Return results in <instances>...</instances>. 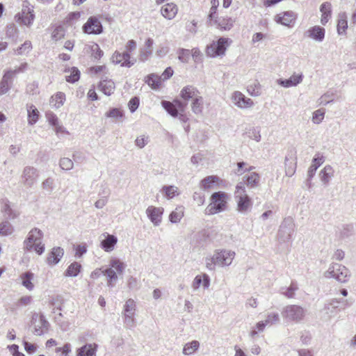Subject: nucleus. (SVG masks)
I'll use <instances>...</instances> for the list:
<instances>
[{
    "label": "nucleus",
    "instance_id": "35",
    "mask_svg": "<svg viewBox=\"0 0 356 356\" xmlns=\"http://www.w3.org/2000/svg\"><path fill=\"white\" fill-rule=\"evenodd\" d=\"M14 232V227L8 220L0 222V236H8Z\"/></svg>",
    "mask_w": 356,
    "mask_h": 356
},
{
    "label": "nucleus",
    "instance_id": "61",
    "mask_svg": "<svg viewBox=\"0 0 356 356\" xmlns=\"http://www.w3.org/2000/svg\"><path fill=\"white\" fill-rule=\"evenodd\" d=\"M229 19H216L215 20V23L218 24V26L221 29H229L232 26V24H229Z\"/></svg>",
    "mask_w": 356,
    "mask_h": 356
},
{
    "label": "nucleus",
    "instance_id": "49",
    "mask_svg": "<svg viewBox=\"0 0 356 356\" xmlns=\"http://www.w3.org/2000/svg\"><path fill=\"white\" fill-rule=\"evenodd\" d=\"M284 288L282 289V293L288 298H292L294 297L296 291L298 289V287L296 283L292 282L290 286L285 289V291H284Z\"/></svg>",
    "mask_w": 356,
    "mask_h": 356
},
{
    "label": "nucleus",
    "instance_id": "15",
    "mask_svg": "<svg viewBox=\"0 0 356 356\" xmlns=\"http://www.w3.org/2000/svg\"><path fill=\"white\" fill-rule=\"evenodd\" d=\"M43 235V232L40 229L36 227L32 229L24 241V249L26 251H31L34 246L33 243L41 241Z\"/></svg>",
    "mask_w": 356,
    "mask_h": 356
},
{
    "label": "nucleus",
    "instance_id": "8",
    "mask_svg": "<svg viewBox=\"0 0 356 356\" xmlns=\"http://www.w3.org/2000/svg\"><path fill=\"white\" fill-rule=\"evenodd\" d=\"M39 177V172L33 166L27 165L24 168L21 175V181L24 186L31 188Z\"/></svg>",
    "mask_w": 356,
    "mask_h": 356
},
{
    "label": "nucleus",
    "instance_id": "40",
    "mask_svg": "<svg viewBox=\"0 0 356 356\" xmlns=\"http://www.w3.org/2000/svg\"><path fill=\"white\" fill-rule=\"evenodd\" d=\"M81 268V265L79 263L74 261L68 266L65 275L68 277H76L79 273Z\"/></svg>",
    "mask_w": 356,
    "mask_h": 356
},
{
    "label": "nucleus",
    "instance_id": "57",
    "mask_svg": "<svg viewBox=\"0 0 356 356\" xmlns=\"http://www.w3.org/2000/svg\"><path fill=\"white\" fill-rule=\"evenodd\" d=\"M46 118L49 123L54 127L58 125V124H59L58 117L53 112L47 113Z\"/></svg>",
    "mask_w": 356,
    "mask_h": 356
},
{
    "label": "nucleus",
    "instance_id": "55",
    "mask_svg": "<svg viewBox=\"0 0 356 356\" xmlns=\"http://www.w3.org/2000/svg\"><path fill=\"white\" fill-rule=\"evenodd\" d=\"M106 116L107 118H115V119H119V118H122V116H123V113H122V111H120V109L116 108H114L111 109L109 111H108V112L106 113Z\"/></svg>",
    "mask_w": 356,
    "mask_h": 356
},
{
    "label": "nucleus",
    "instance_id": "28",
    "mask_svg": "<svg viewBox=\"0 0 356 356\" xmlns=\"http://www.w3.org/2000/svg\"><path fill=\"white\" fill-rule=\"evenodd\" d=\"M321 13V23L325 25L332 16V4L330 2H324L320 6Z\"/></svg>",
    "mask_w": 356,
    "mask_h": 356
},
{
    "label": "nucleus",
    "instance_id": "42",
    "mask_svg": "<svg viewBox=\"0 0 356 356\" xmlns=\"http://www.w3.org/2000/svg\"><path fill=\"white\" fill-rule=\"evenodd\" d=\"M348 28L347 17L346 13H341L339 15V19L337 23V32L339 35L345 33L346 30Z\"/></svg>",
    "mask_w": 356,
    "mask_h": 356
},
{
    "label": "nucleus",
    "instance_id": "6",
    "mask_svg": "<svg viewBox=\"0 0 356 356\" xmlns=\"http://www.w3.org/2000/svg\"><path fill=\"white\" fill-rule=\"evenodd\" d=\"M294 227L295 224L291 218H284L280 226L277 233L279 241L282 243L290 241L294 232Z\"/></svg>",
    "mask_w": 356,
    "mask_h": 356
},
{
    "label": "nucleus",
    "instance_id": "14",
    "mask_svg": "<svg viewBox=\"0 0 356 356\" xmlns=\"http://www.w3.org/2000/svg\"><path fill=\"white\" fill-rule=\"evenodd\" d=\"M83 31L87 34L99 35L103 32V26L97 17L91 16L83 24Z\"/></svg>",
    "mask_w": 356,
    "mask_h": 356
},
{
    "label": "nucleus",
    "instance_id": "29",
    "mask_svg": "<svg viewBox=\"0 0 356 356\" xmlns=\"http://www.w3.org/2000/svg\"><path fill=\"white\" fill-rule=\"evenodd\" d=\"M99 88L104 94L109 96L113 93L115 86L112 80L108 79L107 77H105V79L102 77L99 85Z\"/></svg>",
    "mask_w": 356,
    "mask_h": 356
},
{
    "label": "nucleus",
    "instance_id": "45",
    "mask_svg": "<svg viewBox=\"0 0 356 356\" xmlns=\"http://www.w3.org/2000/svg\"><path fill=\"white\" fill-rule=\"evenodd\" d=\"M70 75H66L65 79L69 83H75L80 79V71L76 67H72L69 70Z\"/></svg>",
    "mask_w": 356,
    "mask_h": 356
},
{
    "label": "nucleus",
    "instance_id": "21",
    "mask_svg": "<svg viewBox=\"0 0 356 356\" xmlns=\"http://www.w3.org/2000/svg\"><path fill=\"white\" fill-rule=\"evenodd\" d=\"M303 76L302 74H293L287 79H280L277 80V83L284 88H290L296 86L298 84L302 81Z\"/></svg>",
    "mask_w": 356,
    "mask_h": 356
},
{
    "label": "nucleus",
    "instance_id": "9",
    "mask_svg": "<svg viewBox=\"0 0 356 356\" xmlns=\"http://www.w3.org/2000/svg\"><path fill=\"white\" fill-rule=\"evenodd\" d=\"M227 38H220L216 42H213L207 47V55L213 58L224 55L227 49Z\"/></svg>",
    "mask_w": 356,
    "mask_h": 356
},
{
    "label": "nucleus",
    "instance_id": "22",
    "mask_svg": "<svg viewBox=\"0 0 356 356\" xmlns=\"http://www.w3.org/2000/svg\"><path fill=\"white\" fill-rule=\"evenodd\" d=\"M106 235V238L101 241V248L105 251L110 252L113 250L115 245L118 243V238L112 234L107 233L104 234Z\"/></svg>",
    "mask_w": 356,
    "mask_h": 356
},
{
    "label": "nucleus",
    "instance_id": "32",
    "mask_svg": "<svg viewBox=\"0 0 356 356\" xmlns=\"http://www.w3.org/2000/svg\"><path fill=\"white\" fill-rule=\"evenodd\" d=\"M1 211L4 213V216L9 220H14L19 216V213L11 207L9 201L7 200H3Z\"/></svg>",
    "mask_w": 356,
    "mask_h": 356
},
{
    "label": "nucleus",
    "instance_id": "50",
    "mask_svg": "<svg viewBox=\"0 0 356 356\" xmlns=\"http://www.w3.org/2000/svg\"><path fill=\"white\" fill-rule=\"evenodd\" d=\"M178 54V59L184 63H187L189 62L191 58V51L186 49H179L177 51Z\"/></svg>",
    "mask_w": 356,
    "mask_h": 356
},
{
    "label": "nucleus",
    "instance_id": "17",
    "mask_svg": "<svg viewBox=\"0 0 356 356\" xmlns=\"http://www.w3.org/2000/svg\"><path fill=\"white\" fill-rule=\"evenodd\" d=\"M232 99L234 104L241 108H251L254 105V102L250 98L246 97L239 91H235Z\"/></svg>",
    "mask_w": 356,
    "mask_h": 356
},
{
    "label": "nucleus",
    "instance_id": "27",
    "mask_svg": "<svg viewBox=\"0 0 356 356\" xmlns=\"http://www.w3.org/2000/svg\"><path fill=\"white\" fill-rule=\"evenodd\" d=\"M177 11V6L172 3L165 4L161 9V15L168 19H173L176 16Z\"/></svg>",
    "mask_w": 356,
    "mask_h": 356
},
{
    "label": "nucleus",
    "instance_id": "10",
    "mask_svg": "<svg viewBox=\"0 0 356 356\" xmlns=\"http://www.w3.org/2000/svg\"><path fill=\"white\" fill-rule=\"evenodd\" d=\"M31 326L35 335L41 336L48 330L49 323L42 314L34 313L32 316Z\"/></svg>",
    "mask_w": 356,
    "mask_h": 356
},
{
    "label": "nucleus",
    "instance_id": "3",
    "mask_svg": "<svg viewBox=\"0 0 356 356\" xmlns=\"http://www.w3.org/2000/svg\"><path fill=\"white\" fill-rule=\"evenodd\" d=\"M307 310L298 305H289L283 308L282 316L287 322L300 323L304 320Z\"/></svg>",
    "mask_w": 356,
    "mask_h": 356
},
{
    "label": "nucleus",
    "instance_id": "60",
    "mask_svg": "<svg viewBox=\"0 0 356 356\" xmlns=\"http://www.w3.org/2000/svg\"><path fill=\"white\" fill-rule=\"evenodd\" d=\"M191 56H192L195 62L199 63L202 61V54L198 48L192 49Z\"/></svg>",
    "mask_w": 356,
    "mask_h": 356
},
{
    "label": "nucleus",
    "instance_id": "43",
    "mask_svg": "<svg viewBox=\"0 0 356 356\" xmlns=\"http://www.w3.org/2000/svg\"><path fill=\"white\" fill-rule=\"evenodd\" d=\"M184 216V209L182 207H179L172 211L169 216V220L172 223L179 222Z\"/></svg>",
    "mask_w": 356,
    "mask_h": 356
},
{
    "label": "nucleus",
    "instance_id": "64",
    "mask_svg": "<svg viewBox=\"0 0 356 356\" xmlns=\"http://www.w3.org/2000/svg\"><path fill=\"white\" fill-rule=\"evenodd\" d=\"M325 161L324 156L323 155H320L319 154H316V156L312 159V164L314 165L317 166V168L321 165Z\"/></svg>",
    "mask_w": 356,
    "mask_h": 356
},
{
    "label": "nucleus",
    "instance_id": "31",
    "mask_svg": "<svg viewBox=\"0 0 356 356\" xmlns=\"http://www.w3.org/2000/svg\"><path fill=\"white\" fill-rule=\"evenodd\" d=\"M220 181V178L216 175L207 176L200 183V187L204 191L211 188L213 185Z\"/></svg>",
    "mask_w": 356,
    "mask_h": 356
},
{
    "label": "nucleus",
    "instance_id": "12",
    "mask_svg": "<svg viewBox=\"0 0 356 356\" xmlns=\"http://www.w3.org/2000/svg\"><path fill=\"white\" fill-rule=\"evenodd\" d=\"M24 70V67L22 66L14 70H8L5 72L1 81L0 82V96L6 94L9 91L11 88L13 79L15 75Z\"/></svg>",
    "mask_w": 356,
    "mask_h": 356
},
{
    "label": "nucleus",
    "instance_id": "16",
    "mask_svg": "<svg viewBox=\"0 0 356 356\" xmlns=\"http://www.w3.org/2000/svg\"><path fill=\"white\" fill-rule=\"evenodd\" d=\"M35 15L33 14V10L28 6H23L21 12L18 13L15 16L17 22L28 26L32 24Z\"/></svg>",
    "mask_w": 356,
    "mask_h": 356
},
{
    "label": "nucleus",
    "instance_id": "39",
    "mask_svg": "<svg viewBox=\"0 0 356 356\" xmlns=\"http://www.w3.org/2000/svg\"><path fill=\"white\" fill-rule=\"evenodd\" d=\"M104 275L107 277V284L109 287H113L115 282L118 280L117 273L111 268H106L103 271Z\"/></svg>",
    "mask_w": 356,
    "mask_h": 356
},
{
    "label": "nucleus",
    "instance_id": "11",
    "mask_svg": "<svg viewBox=\"0 0 356 356\" xmlns=\"http://www.w3.org/2000/svg\"><path fill=\"white\" fill-rule=\"evenodd\" d=\"M161 105L163 108L172 117H177L179 112H184L187 103H184L179 99L173 102L163 100Z\"/></svg>",
    "mask_w": 356,
    "mask_h": 356
},
{
    "label": "nucleus",
    "instance_id": "1",
    "mask_svg": "<svg viewBox=\"0 0 356 356\" xmlns=\"http://www.w3.org/2000/svg\"><path fill=\"white\" fill-rule=\"evenodd\" d=\"M236 253L227 249H218L213 255L205 257V265L208 270H215L216 266L226 267L232 264Z\"/></svg>",
    "mask_w": 356,
    "mask_h": 356
},
{
    "label": "nucleus",
    "instance_id": "48",
    "mask_svg": "<svg viewBox=\"0 0 356 356\" xmlns=\"http://www.w3.org/2000/svg\"><path fill=\"white\" fill-rule=\"evenodd\" d=\"M19 31L14 24H11L6 27V36L13 41H16L18 37Z\"/></svg>",
    "mask_w": 356,
    "mask_h": 356
},
{
    "label": "nucleus",
    "instance_id": "44",
    "mask_svg": "<svg viewBox=\"0 0 356 356\" xmlns=\"http://www.w3.org/2000/svg\"><path fill=\"white\" fill-rule=\"evenodd\" d=\"M280 321V317L277 312H268L266 314L265 323L266 325H268V326H272L273 325L278 324Z\"/></svg>",
    "mask_w": 356,
    "mask_h": 356
},
{
    "label": "nucleus",
    "instance_id": "58",
    "mask_svg": "<svg viewBox=\"0 0 356 356\" xmlns=\"http://www.w3.org/2000/svg\"><path fill=\"white\" fill-rule=\"evenodd\" d=\"M139 98L137 97H134L129 100L128 106L131 113H134L137 110L139 106Z\"/></svg>",
    "mask_w": 356,
    "mask_h": 356
},
{
    "label": "nucleus",
    "instance_id": "18",
    "mask_svg": "<svg viewBox=\"0 0 356 356\" xmlns=\"http://www.w3.org/2000/svg\"><path fill=\"white\" fill-rule=\"evenodd\" d=\"M163 213V209L162 207L149 206L146 209L147 217L155 226H159L161 222Z\"/></svg>",
    "mask_w": 356,
    "mask_h": 356
},
{
    "label": "nucleus",
    "instance_id": "25",
    "mask_svg": "<svg viewBox=\"0 0 356 356\" xmlns=\"http://www.w3.org/2000/svg\"><path fill=\"white\" fill-rule=\"evenodd\" d=\"M64 254L63 249L60 247L54 248L47 258V262L49 265L57 264Z\"/></svg>",
    "mask_w": 356,
    "mask_h": 356
},
{
    "label": "nucleus",
    "instance_id": "36",
    "mask_svg": "<svg viewBox=\"0 0 356 356\" xmlns=\"http://www.w3.org/2000/svg\"><path fill=\"white\" fill-rule=\"evenodd\" d=\"M203 98L202 97L200 96L199 95L195 97L194 99H193V102L191 104V109L192 111L195 114H200L202 112L203 109Z\"/></svg>",
    "mask_w": 356,
    "mask_h": 356
},
{
    "label": "nucleus",
    "instance_id": "34",
    "mask_svg": "<svg viewBox=\"0 0 356 356\" xmlns=\"http://www.w3.org/2000/svg\"><path fill=\"white\" fill-rule=\"evenodd\" d=\"M27 112L29 124L33 125L38 120L39 111L34 105L31 104L27 106Z\"/></svg>",
    "mask_w": 356,
    "mask_h": 356
},
{
    "label": "nucleus",
    "instance_id": "24",
    "mask_svg": "<svg viewBox=\"0 0 356 356\" xmlns=\"http://www.w3.org/2000/svg\"><path fill=\"white\" fill-rule=\"evenodd\" d=\"M334 175L333 168L330 165H326L319 172L320 180L323 185L327 186Z\"/></svg>",
    "mask_w": 356,
    "mask_h": 356
},
{
    "label": "nucleus",
    "instance_id": "62",
    "mask_svg": "<svg viewBox=\"0 0 356 356\" xmlns=\"http://www.w3.org/2000/svg\"><path fill=\"white\" fill-rule=\"evenodd\" d=\"M127 286L130 290L138 289V281L136 277L131 276L127 280Z\"/></svg>",
    "mask_w": 356,
    "mask_h": 356
},
{
    "label": "nucleus",
    "instance_id": "47",
    "mask_svg": "<svg viewBox=\"0 0 356 356\" xmlns=\"http://www.w3.org/2000/svg\"><path fill=\"white\" fill-rule=\"evenodd\" d=\"M162 191L168 199H172L179 195L178 188L175 186H164L162 188Z\"/></svg>",
    "mask_w": 356,
    "mask_h": 356
},
{
    "label": "nucleus",
    "instance_id": "59",
    "mask_svg": "<svg viewBox=\"0 0 356 356\" xmlns=\"http://www.w3.org/2000/svg\"><path fill=\"white\" fill-rule=\"evenodd\" d=\"M42 188L44 190L52 191L54 189V179L51 177L44 179L42 183Z\"/></svg>",
    "mask_w": 356,
    "mask_h": 356
},
{
    "label": "nucleus",
    "instance_id": "26",
    "mask_svg": "<svg viewBox=\"0 0 356 356\" xmlns=\"http://www.w3.org/2000/svg\"><path fill=\"white\" fill-rule=\"evenodd\" d=\"M199 95L197 88L193 86H187L184 87L180 92V97L184 100V103H187L191 99H194Z\"/></svg>",
    "mask_w": 356,
    "mask_h": 356
},
{
    "label": "nucleus",
    "instance_id": "46",
    "mask_svg": "<svg viewBox=\"0 0 356 356\" xmlns=\"http://www.w3.org/2000/svg\"><path fill=\"white\" fill-rule=\"evenodd\" d=\"M110 266L112 269L114 268L119 274H122L126 268V264L119 259L113 258L110 261Z\"/></svg>",
    "mask_w": 356,
    "mask_h": 356
},
{
    "label": "nucleus",
    "instance_id": "30",
    "mask_svg": "<svg viewBox=\"0 0 356 356\" xmlns=\"http://www.w3.org/2000/svg\"><path fill=\"white\" fill-rule=\"evenodd\" d=\"M97 345L87 343L76 350V356H96Z\"/></svg>",
    "mask_w": 356,
    "mask_h": 356
},
{
    "label": "nucleus",
    "instance_id": "33",
    "mask_svg": "<svg viewBox=\"0 0 356 356\" xmlns=\"http://www.w3.org/2000/svg\"><path fill=\"white\" fill-rule=\"evenodd\" d=\"M33 277V273L30 271L25 272L20 275L22 284L29 291H31L34 287V285L32 283Z\"/></svg>",
    "mask_w": 356,
    "mask_h": 356
},
{
    "label": "nucleus",
    "instance_id": "4",
    "mask_svg": "<svg viewBox=\"0 0 356 356\" xmlns=\"http://www.w3.org/2000/svg\"><path fill=\"white\" fill-rule=\"evenodd\" d=\"M227 195L225 192H215L211 195V202L206 209V213L212 215L220 213L226 209Z\"/></svg>",
    "mask_w": 356,
    "mask_h": 356
},
{
    "label": "nucleus",
    "instance_id": "13",
    "mask_svg": "<svg viewBox=\"0 0 356 356\" xmlns=\"http://www.w3.org/2000/svg\"><path fill=\"white\" fill-rule=\"evenodd\" d=\"M111 61L114 64H120L122 67H131L136 63V59L131 58L127 51H115L111 56Z\"/></svg>",
    "mask_w": 356,
    "mask_h": 356
},
{
    "label": "nucleus",
    "instance_id": "63",
    "mask_svg": "<svg viewBox=\"0 0 356 356\" xmlns=\"http://www.w3.org/2000/svg\"><path fill=\"white\" fill-rule=\"evenodd\" d=\"M193 198L199 206H201L204 203V195L201 193L195 192L193 195Z\"/></svg>",
    "mask_w": 356,
    "mask_h": 356
},
{
    "label": "nucleus",
    "instance_id": "19",
    "mask_svg": "<svg viewBox=\"0 0 356 356\" xmlns=\"http://www.w3.org/2000/svg\"><path fill=\"white\" fill-rule=\"evenodd\" d=\"M325 35V29L317 25L310 27L307 31L305 32V36L311 38L318 42H321L324 40Z\"/></svg>",
    "mask_w": 356,
    "mask_h": 356
},
{
    "label": "nucleus",
    "instance_id": "41",
    "mask_svg": "<svg viewBox=\"0 0 356 356\" xmlns=\"http://www.w3.org/2000/svg\"><path fill=\"white\" fill-rule=\"evenodd\" d=\"M200 343L196 340L187 343L184 346L183 354L186 355H192L198 349Z\"/></svg>",
    "mask_w": 356,
    "mask_h": 356
},
{
    "label": "nucleus",
    "instance_id": "23",
    "mask_svg": "<svg viewBox=\"0 0 356 356\" xmlns=\"http://www.w3.org/2000/svg\"><path fill=\"white\" fill-rule=\"evenodd\" d=\"M260 177L257 172H251L243 177V181L240 183H243V186L246 185L250 188H255L259 184Z\"/></svg>",
    "mask_w": 356,
    "mask_h": 356
},
{
    "label": "nucleus",
    "instance_id": "5",
    "mask_svg": "<svg viewBox=\"0 0 356 356\" xmlns=\"http://www.w3.org/2000/svg\"><path fill=\"white\" fill-rule=\"evenodd\" d=\"M325 277H333L337 281L344 283L350 276L349 270L339 264H332L324 274Z\"/></svg>",
    "mask_w": 356,
    "mask_h": 356
},
{
    "label": "nucleus",
    "instance_id": "52",
    "mask_svg": "<svg viewBox=\"0 0 356 356\" xmlns=\"http://www.w3.org/2000/svg\"><path fill=\"white\" fill-rule=\"evenodd\" d=\"M60 167L64 170H70L73 168V161L69 158H62L59 162Z\"/></svg>",
    "mask_w": 356,
    "mask_h": 356
},
{
    "label": "nucleus",
    "instance_id": "53",
    "mask_svg": "<svg viewBox=\"0 0 356 356\" xmlns=\"http://www.w3.org/2000/svg\"><path fill=\"white\" fill-rule=\"evenodd\" d=\"M32 49L31 42L29 40L24 42L21 47H19L17 50V54L22 55L28 53Z\"/></svg>",
    "mask_w": 356,
    "mask_h": 356
},
{
    "label": "nucleus",
    "instance_id": "56",
    "mask_svg": "<svg viewBox=\"0 0 356 356\" xmlns=\"http://www.w3.org/2000/svg\"><path fill=\"white\" fill-rule=\"evenodd\" d=\"M64 36V30L63 26H57L53 31L51 38L53 40L57 41L60 40Z\"/></svg>",
    "mask_w": 356,
    "mask_h": 356
},
{
    "label": "nucleus",
    "instance_id": "7",
    "mask_svg": "<svg viewBox=\"0 0 356 356\" xmlns=\"http://www.w3.org/2000/svg\"><path fill=\"white\" fill-rule=\"evenodd\" d=\"M136 302L133 299H128L124 305L123 310L124 323L127 328L131 329L136 325L135 313Z\"/></svg>",
    "mask_w": 356,
    "mask_h": 356
},
{
    "label": "nucleus",
    "instance_id": "2",
    "mask_svg": "<svg viewBox=\"0 0 356 356\" xmlns=\"http://www.w3.org/2000/svg\"><path fill=\"white\" fill-rule=\"evenodd\" d=\"M235 200L237 203V211L241 214H247L252 209L251 198L247 195L243 183H238L236 186Z\"/></svg>",
    "mask_w": 356,
    "mask_h": 356
},
{
    "label": "nucleus",
    "instance_id": "20",
    "mask_svg": "<svg viewBox=\"0 0 356 356\" xmlns=\"http://www.w3.org/2000/svg\"><path fill=\"white\" fill-rule=\"evenodd\" d=\"M275 19L276 22L279 24L286 26H290L291 24L295 22L296 15L292 11H286L277 15Z\"/></svg>",
    "mask_w": 356,
    "mask_h": 356
},
{
    "label": "nucleus",
    "instance_id": "38",
    "mask_svg": "<svg viewBox=\"0 0 356 356\" xmlns=\"http://www.w3.org/2000/svg\"><path fill=\"white\" fill-rule=\"evenodd\" d=\"M65 99V94L63 92H58L55 95H54L51 97L50 104L52 106H54L56 108H58L61 106H63Z\"/></svg>",
    "mask_w": 356,
    "mask_h": 356
},
{
    "label": "nucleus",
    "instance_id": "37",
    "mask_svg": "<svg viewBox=\"0 0 356 356\" xmlns=\"http://www.w3.org/2000/svg\"><path fill=\"white\" fill-rule=\"evenodd\" d=\"M162 81L161 77L154 74L148 75L146 80V83L155 90L160 87Z\"/></svg>",
    "mask_w": 356,
    "mask_h": 356
},
{
    "label": "nucleus",
    "instance_id": "54",
    "mask_svg": "<svg viewBox=\"0 0 356 356\" xmlns=\"http://www.w3.org/2000/svg\"><path fill=\"white\" fill-rule=\"evenodd\" d=\"M149 136L141 135L136 139L135 144L138 148L142 149L149 143Z\"/></svg>",
    "mask_w": 356,
    "mask_h": 356
},
{
    "label": "nucleus",
    "instance_id": "51",
    "mask_svg": "<svg viewBox=\"0 0 356 356\" xmlns=\"http://www.w3.org/2000/svg\"><path fill=\"white\" fill-rule=\"evenodd\" d=\"M325 111L323 109H318L313 113L312 120L314 124H318L323 121Z\"/></svg>",
    "mask_w": 356,
    "mask_h": 356
}]
</instances>
